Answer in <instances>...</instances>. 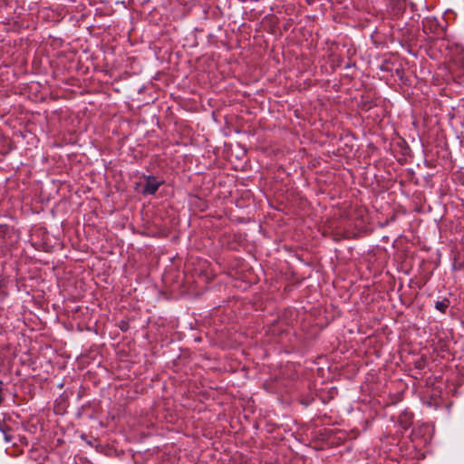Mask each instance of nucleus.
Returning <instances> with one entry per match:
<instances>
[{
  "label": "nucleus",
  "instance_id": "nucleus-1",
  "mask_svg": "<svg viewBox=\"0 0 464 464\" xmlns=\"http://www.w3.org/2000/svg\"><path fill=\"white\" fill-rule=\"evenodd\" d=\"M160 182L153 177H149L142 188V192L146 194H154L159 188Z\"/></svg>",
  "mask_w": 464,
  "mask_h": 464
},
{
  "label": "nucleus",
  "instance_id": "nucleus-2",
  "mask_svg": "<svg viewBox=\"0 0 464 464\" xmlns=\"http://www.w3.org/2000/svg\"><path fill=\"white\" fill-rule=\"evenodd\" d=\"M447 307H448V304L444 302H437L436 303V308L441 312H444Z\"/></svg>",
  "mask_w": 464,
  "mask_h": 464
}]
</instances>
